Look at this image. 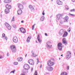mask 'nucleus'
<instances>
[{
	"label": "nucleus",
	"mask_w": 75,
	"mask_h": 75,
	"mask_svg": "<svg viewBox=\"0 0 75 75\" xmlns=\"http://www.w3.org/2000/svg\"><path fill=\"white\" fill-rule=\"evenodd\" d=\"M6 8L5 10V13L6 14H8L10 12V9H11V5H8V4L6 5Z\"/></svg>",
	"instance_id": "nucleus-1"
},
{
	"label": "nucleus",
	"mask_w": 75,
	"mask_h": 75,
	"mask_svg": "<svg viewBox=\"0 0 75 75\" xmlns=\"http://www.w3.org/2000/svg\"><path fill=\"white\" fill-rule=\"evenodd\" d=\"M10 48L11 50V51H12L13 53H16V52L17 49H16V46L14 45H12L11 46Z\"/></svg>",
	"instance_id": "nucleus-2"
},
{
	"label": "nucleus",
	"mask_w": 75,
	"mask_h": 75,
	"mask_svg": "<svg viewBox=\"0 0 75 75\" xmlns=\"http://www.w3.org/2000/svg\"><path fill=\"white\" fill-rule=\"evenodd\" d=\"M71 56V53L69 51H68L67 52V55L66 56V58L67 59H69Z\"/></svg>",
	"instance_id": "nucleus-3"
},
{
	"label": "nucleus",
	"mask_w": 75,
	"mask_h": 75,
	"mask_svg": "<svg viewBox=\"0 0 75 75\" xmlns=\"http://www.w3.org/2000/svg\"><path fill=\"white\" fill-rule=\"evenodd\" d=\"M28 63L32 65H34V61L33 59H30L28 61Z\"/></svg>",
	"instance_id": "nucleus-4"
},
{
	"label": "nucleus",
	"mask_w": 75,
	"mask_h": 75,
	"mask_svg": "<svg viewBox=\"0 0 75 75\" xmlns=\"http://www.w3.org/2000/svg\"><path fill=\"white\" fill-rule=\"evenodd\" d=\"M55 64L54 62L51 61V60H49L47 62V65L48 66H53Z\"/></svg>",
	"instance_id": "nucleus-5"
},
{
	"label": "nucleus",
	"mask_w": 75,
	"mask_h": 75,
	"mask_svg": "<svg viewBox=\"0 0 75 75\" xmlns=\"http://www.w3.org/2000/svg\"><path fill=\"white\" fill-rule=\"evenodd\" d=\"M5 25L6 27L9 30H10L11 29V26H10L8 23H5Z\"/></svg>",
	"instance_id": "nucleus-6"
},
{
	"label": "nucleus",
	"mask_w": 75,
	"mask_h": 75,
	"mask_svg": "<svg viewBox=\"0 0 75 75\" xmlns=\"http://www.w3.org/2000/svg\"><path fill=\"white\" fill-rule=\"evenodd\" d=\"M47 47L48 48H51L52 47V45H51V42H48L47 43Z\"/></svg>",
	"instance_id": "nucleus-7"
},
{
	"label": "nucleus",
	"mask_w": 75,
	"mask_h": 75,
	"mask_svg": "<svg viewBox=\"0 0 75 75\" xmlns=\"http://www.w3.org/2000/svg\"><path fill=\"white\" fill-rule=\"evenodd\" d=\"M58 47L59 50L60 51L62 50V43H59L58 44Z\"/></svg>",
	"instance_id": "nucleus-8"
},
{
	"label": "nucleus",
	"mask_w": 75,
	"mask_h": 75,
	"mask_svg": "<svg viewBox=\"0 0 75 75\" xmlns=\"http://www.w3.org/2000/svg\"><path fill=\"white\" fill-rule=\"evenodd\" d=\"M13 41L14 43H17L18 42V38L16 37H14L13 39Z\"/></svg>",
	"instance_id": "nucleus-9"
},
{
	"label": "nucleus",
	"mask_w": 75,
	"mask_h": 75,
	"mask_svg": "<svg viewBox=\"0 0 75 75\" xmlns=\"http://www.w3.org/2000/svg\"><path fill=\"white\" fill-rule=\"evenodd\" d=\"M23 68L25 69L28 70L30 69V66L28 64H25L23 66Z\"/></svg>",
	"instance_id": "nucleus-10"
},
{
	"label": "nucleus",
	"mask_w": 75,
	"mask_h": 75,
	"mask_svg": "<svg viewBox=\"0 0 75 75\" xmlns=\"http://www.w3.org/2000/svg\"><path fill=\"white\" fill-rule=\"evenodd\" d=\"M46 69L48 71H53V67H49L48 66H47L46 67Z\"/></svg>",
	"instance_id": "nucleus-11"
},
{
	"label": "nucleus",
	"mask_w": 75,
	"mask_h": 75,
	"mask_svg": "<svg viewBox=\"0 0 75 75\" xmlns=\"http://www.w3.org/2000/svg\"><path fill=\"white\" fill-rule=\"evenodd\" d=\"M29 8H30L32 12H34V11H35V9H34V8L33 6L30 5L29 6Z\"/></svg>",
	"instance_id": "nucleus-12"
},
{
	"label": "nucleus",
	"mask_w": 75,
	"mask_h": 75,
	"mask_svg": "<svg viewBox=\"0 0 75 75\" xmlns=\"http://www.w3.org/2000/svg\"><path fill=\"white\" fill-rule=\"evenodd\" d=\"M18 6L20 10L23 9V8H24L23 6L20 4H18Z\"/></svg>",
	"instance_id": "nucleus-13"
},
{
	"label": "nucleus",
	"mask_w": 75,
	"mask_h": 75,
	"mask_svg": "<svg viewBox=\"0 0 75 75\" xmlns=\"http://www.w3.org/2000/svg\"><path fill=\"white\" fill-rule=\"evenodd\" d=\"M62 42L63 44H64L65 45H67V40H66V39H65V38H64L62 40Z\"/></svg>",
	"instance_id": "nucleus-14"
},
{
	"label": "nucleus",
	"mask_w": 75,
	"mask_h": 75,
	"mask_svg": "<svg viewBox=\"0 0 75 75\" xmlns=\"http://www.w3.org/2000/svg\"><path fill=\"white\" fill-rule=\"evenodd\" d=\"M2 38L4 39L5 40H7V37L6 36V35L4 33L2 34Z\"/></svg>",
	"instance_id": "nucleus-15"
},
{
	"label": "nucleus",
	"mask_w": 75,
	"mask_h": 75,
	"mask_svg": "<svg viewBox=\"0 0 75 75\" xmlns=\"http://www.w3.org/2000/svg\"><path fill=\"white\" fill-rule=\"evenodd\" d=\"M64 33V30L63 29H62L59 32V34L60 35H62Z\"/></svg>",
	"instance_id": "nucleus-16"
},
{
	"label": "nucleus",
	"mask_w": 75,
	"mask_h": 75,
	"mask_svg": "<svg viewBox=\"0 0 75 75\" xmlns=\"http://www.w3.org/2000/svg\"><path fill=\"white\" fill-rule=\"evenodd\" d=\"M20 30L21 33H25V29H24V28H20Z\"/></svg>",
	"instance_id": "nucleus-17"
},
{
	"label": "nucleus",
	"mask_w": 75,
	"mask_h": 75,
	"mask_svg": "<svg viewBox=\"0 0 75 75\" xmlns=\"http://www.w3.org/2000/svg\"><path fill=\"white\" fill-rule=\"evenodd\" d=\"M57 4H58V5H62V2L59 0H57Z\"/></svg>",
	"instance_id": "nucleus-18"
},
{
	"label": "nucleus",
	"mask_w": 75,
	"mask_h": 75,
	"mask_svg": "<svg viewBox=\"0 0 75 75\" xmlns=\"http://www.w3.org/2000/svg\"><path fill=\"white\" fill-rule=\"evenodd\" d=\"M17 13L18 15H20L21 14H22L23 11L21 9H19Z\"/></svg>",
	"instance_id": "nucleus-19"
},
{
	"label": "nucleus",
	"mask_w": 75,
	"mask_h": 75,
	"mask_svg": "<svg viewBox=\"0 0 75 75\" xmlns=\"http://www.w3.org/2000/svg\"><path fill=\"white\" fill-rule=\"evenodd\" d=\"M37 39L39 41V42H41L42 41V40H41V38L40 36V35H38V36Z\"/></svg>",
	"instance_id": "nucleus-20"
},
{
	"label": "nucleus",
	"mask_w": 75,
	"mask_h": 75,
	"mask_svg": "<svg viewBox=\"0 0 75 75\" xmlns=\"http://www.w3.org/2000/svg\"><path fill=\"white\" fill-rule=\"evenodd\" d=\"M11 2V0H5L4 1L5 3H10Z\"/></svg>",
	"instance_id": "nucleus-21"
},
{
	"label": "nucleus",
	"mask_w": 75,
	"mask_h": 75,
	"mask_svg": "<svg viewBox=\"0 0 75 75\" xmlns=\"http://www.w3.org/2000/svg\"><path fill=\"white\" fill-rule=\"evenodd\" d=\"M17 61L18 62H21L23 61V58L21 57H19L17 58Z\"/></svg>",
	"instance_id": "nucleus-22"
},
{
	"label": "nucleus",
	"mask_w": 75,
	"mask_h": 75,
	"mask_svg": "<svg viewBox=\"0 0 75 75\" xmlns=\"http://www.w3.org/2000/svg\"><path fill=\"white\" fill-rule=\"evenodd\" d=\"M61 14H58L57 16V20H59L61 18Z\"/></svg>",
	"instance_id": "nucleus-23"
},
{
	"label": "nucleus",
	"mask_w": 75,
	"mask_h": 75,
	"mask_svg": "<svg viewBox=\"0 0 75 75\" xmlns=\"http://www.w3.org/2000/svg\"><path fill=\"white\" fill-rule=\"evenodd\" d=\"M64 34L63 35V37H66L67 35H68V33L67 32H64Z\"/></svg>",
	"instance_id": "nucleus-24"
},
{
	"label": "nucleus",
	"mask_w": 75,
	"mask_h": 75,
	"mask_svg": "<svg viewBox=\"0 0 75 75\" xmlns=\"http://www.w3.org/2000/svg\"><path fill=\"white\" fill-rule=\"evenodd\" d=\"M31 38V37L30 36H28L27 40V42H29L30 41V40Z\"/></svg>",
	"instance_id": "nucleus-25"
},
{
	"label": "nucleus",
	"mask_w": 75,
	"mask_h": 75,
	"mask_svg": "<svg viewBox=\"0 0 75 75\" xmlns=\"http://www.w3.org/2000/svg\"><path fill=\"white\" fill-rule=\"evenodd\" d=\"M69 18L68 17V16H66L64 18V19L66 21H64V22H68V21H68V20Z\"/></svg>",
	"instance_id": "nucleus-26"
},
{
	"label": "nucleus",
	"mask_w": 75,
	"mask_h": 75,
	"mask_svg": "<svg viewBox=\"0 0 75 75\" xmlns=\"http://www.w3.org/2000/svg\"><path fill=\"white\" fill-rule=\"evenodd\" d=\"M67 75V73L66 72L64 71L63 72V73H62L61 74V75Z\"/></svg>",
	"instance_id": "nucleus-27"
},
{
	"label": "nucleus",
	"mask_w": 75,
	"mask_h": 75,
	"mask_svg": "<svg viewBox=\"0 0 75 75\" xmlns=\"http://www.w3.org/2000/svg\"><path fill=\"white\" fill-rule=\"evenodd\" d=\"M45 19V17H44V16H42V17H41L40 18V20L41 21H44Z\"/></svg>",
	"instance_id": "nucleus-28"
},
{
	"label": "nucleus",
	"mask_w": 75,
	"mask_h": 75,
	"mask_svg": "<svg viewBox=\"0 0 75 75\" xmlns=\"http://www.w3.org/2000/svg\"><path fill=\"white\" fill-rule=\"evenodd\" d=\"M11 21L12 22H14L15 21V20L14 19V17H13Z\"/></svg>",
	"instance_id": "nucleus-29"
},
{
	"label": "nucleus",
	"mask_w": 75,
	"mask_h": 75,
	"mask_svg": "<svg viewBox=\"0 0 75 75\" xmlns=\"http://www.w3.org/2000/svg\"><path fill=\"white\" fill-rule=\"evenodd\" d=\"M32 55L33 57H37L38 55H36L34 53V54H32Z\"/></svg>",
	"instance_id": "nucleus-30"
},
{
	"label": "nucleus",
	"mask_w": 75,
	"mask_h": 75,
	"mask_svg": "<svg viewBox=\"0 0 75 75\" xmlns=\"http://www.w3.org/2000/svg\"><path fill=\"white\" fill-rule=\"evenodd\" d=\"M35 24H34V25L32 26V30H34V27H35Z\"/></svg>",
	"instance_id": "nucleus-31"
},
{
	"label": "nucleus",
	"mask_w": 75,
	"mask_h": 75,
	"mask_svg": "<svg viewBox=\"0 0 75 75\" xmlns=\"http://www.w3.org/2000/svg\"><path fill=\"white\" fill-rule=\"evenodd\" d=\"M64 23V22H63V21L61 20L60 21V24H62Z\"/></svg>",
	"instance_id": "nucleus-32"
},
{
	"label": "nucleus",
	"mask_w": 75,
	"mask_h": 75,
	"mask_svg": "<svg viewBox=\"0 0 75 75\" xmlns=\"http://www.w3.org/2000/svg\"><path fill=\"white\" fill-rule=\"evenodd\" d=\"M14 64L15 65H18V62H14Z\"/></svg>",
	"instance_id": "nucleus-33"
},
{
	"label": "nucleus",
	"mask_w": 75,
	"mask_h": 75,
	"mask_svg": "<svg viewBox=\"0 0 75 75\" xmlns=\"http://www.w3.org/2000/svg\"><path fill=\"white\" fill-rule=\"evenodd\" d=\"M34 75H38V73H37V71H36L34 74Z\"/></svg>",
	"instance_id": "nucleus-34"
},
{
	"label": "nucleus",
	"mask_w": 75,
	"mask_h": 75,
	"mask_svg": "<svg viewBox=\"0 0 75 75\" xmlns=\"http://www.w3.org/2000/svg\"><path fill=\"white\" fill-rule=\"evenodd\" d=\"M66 9L67 10H69V8H68V6H66Z\"/></svg>",
	"instance_id": "nucleus-35"
},
{
	"label": "nucleus",
	"mask_w": 75,
	"mask_h": 75,
	"mask_svg": "<svg viewBox=\"0 0 75 75\" xmlns=\"http://www.w3.org/2000/svg\"><path fill=\"white\" fill-rule=\"evenodd\" d=\"M70 11L72 12V11H75V9H71L70 10Z\"/></svg>",
	"instance_id": "nucleus-36"
},
{
	"label": "nucleus",
	"mask_w": 75,
	"mask_h": 75,
	"mask_svg": "<svg viewBox=\"0 0 75 75\" xmlns=\"http://www.w3.org/2000/svg\"><path fill=\"white\" fill-rule=\"evenodd\" d=\"M68 32L69 33L71 31V28H69L68 30H67Z\"/></svg>",
	"instance_id": "nucleus-37"
},
{
	"label": "nucleus",
	"mask_w": 75,
	"mask_h": 75,
	"mask_svg": "<svg viewBox=\"0 0 75 75\" xmlns=\"http://www.w3.org/2000/svg\"><path fill=\"white\" fill-rule=\"evenodd\" d=\"M2 58H3V56L0 55V59H2Z\"/></svg>",
	"instance_id": "nucleus-38"
},
{
	"label": "nucleus",
	"mask_w": 75,
	"mask_h": 75,
	"mask_svg": "<svg viewBox=\"0 0 75 75\" xmlns=\"http://www.w3.org/2000/svg\"><path fill=\"white\" fill-rule=\"evenodd\" d=\"M14 72H15V70H14L13 71H11L10 73L11 74V73H14Z\"/></svg>",
	"instance_id": "nucleus-39"
},
{
	"label": "nucleus",
	"mask_w": 75,
	"mask_h": 75,
	"mask_svg": "<svg viewBox=\"0 0 75 75\" xmlns=\"http://www.w3.org/2000/svg\"><path fill=\"white\" fill-rule=\"evenodd\" d=\"M67 70H69V66H68L67 67Z\"/></svg>",
	"instance_id": "nucleus-40"
},
{
	"label": "nucleus",
	"mask_w": 75,
	"mask_h": 75,
	"mask_svg": "<svg viewBox=\"0 0 75 75\" xmlns=\"http://www.w3.org/2000/svg\"><path fill=\"white\" fill-rule=\"evenodd\" d=\"M42 14L43 15V16H44L45 15V13H44V10L42 12Z\"/></svg>",
	"instance_id": "nucleus-41"
},
{
	"label": "nucleus",
	"mask_w": 75,
	"mask_h": 75,
	"mask_svg": "<svg viewBox=\"0 0 75 75\" xmlns=\"http://www.w3.org/2000/svg\"><path fill=\"white\" fill-rule=\"evenodd\" d=\"M69 15H70V16H75V15L73 14H71V13L69 14Z\"/></svg>",
	"instance_id": "nucleus-42"
},
{
	"label": "nucleus",
	"mask_w": 75,
	"mask_h": 75,
	"mask_svg": "<svg viewBox=\"0 0 75 75\" xmlns=\"http://www.w3.org/2000/svg\"><path fill=\"white\" fill-rule=\"evenodd\" d=\"M31 52L32 54H34V52L32 50L31 51Z\"/></svg>",
	"instance_id": "nucleus-43"
},
{
	"label": "nucleus",
	"mask_w": 75,
	"mask_h": 75,
	"mask_svg": "<svg viewBox=\"0 0 75 75\" xmlns=\"http://www.w3.org/2000/svg\"><path fill=\"white\" fill-rule=\"evenodd\" d=\"M9 55H10V54H8V53H7V57H9Z\"/></svg>",
	"instance_id": "nucleus-44"
},
{
	"label": "nucleus",
	"mask_w": 75,
	"mask_h": 75,
	"mask_svg": "<svg viewBox=\"0 0 75 75\" xmlns=\"http://www.w3.org/2000/svg\"><path fill=\"white\" fill-rule=\"evenodd\" d=\"M45 34L46 36H48V35L47 33H45Z\"/></svg>",
	"instance_id": "nucleus-45"
},
{
	"label": "nucleus",
	"mask_w": 75,
	"mask_h": 75,
	"mask_svg": "<svg viewBox=\"0 0 75 75\" xmlns=\"http://www.w3.org/2000/svg\"><path fill=\"white\" fill-rule=\"evenodd\" d=\"M42 68V65L41 64L40 66V68Z\"/></svg>",
	"instance_id": "nucleus-46"
},
{
	"label": "nucleus",
	"mask_w": 75,
	"mask_h": 75,
	"mask_svg": "<svg viewBox=\"0 0 75 75\" xmlns=\"http://www.w3.org/2000/svg\"><path fill=\"white\" fill-rule=\"evenodd\" d=\"M73 2H75V0H71Z\"/></svg>",
	"instance_id": "nucleus-47"
},
{
	"label": "nucleus",
	"mask_w": 75,
	"mask_h": 75,
	"mask_svg": "<svg viewBox=\"0 0 75 75\" xmlns=\"http://www.w3.org/2000/svg\"><path fill=\"white\" fill-rule=\"evenodd\" d=\"M37 62H38V63L37 64H38V63L40 62H39V60Z\"/></svg>",
	"instance_id": "nucleus-48"
},
{
	"label": "nucleus",
	"mask_w": 75,
	"mask_h": 75,
	"mask_svg": "<svg viewBox=\"0 0 75 75\" xmlns=\"http://www.w3.org/2000/svg\"><path fill=\"white\" fill-rule=\"evenodd\" d=\"M31 71H33V68H31Z\"/></svg>",
	"instance_id": "nucleus-49"
},
{
	"label": "nucleus",
	"mask_w": 75,
	"mask_h": 75,
	"mask_svg": "<svg viewBox=\"0 0 75 75\" xmlns=\"http://www.w3.org/2000/svg\"><path fill=\"white\" fill-rule=\"evenodd\" d=\"M27 54H26L25 55V57H27Z\"/></svg>",
	"instance_id": "nucleus-50"
},
{
	"label": "nucleus",
	"mask_w": 75,
	"mask_h": 75,
	"mask_svg": "<svg viewBox=\"0 0 75 75\" xmlns=\"http://www.w3.org/2000/svg\"><path fill=\"white\" fill-rule=\"evenodd\" d=\"M21 23H23V21H21Z\"/></svg>",
	"instance_id": "nucleus-51"
},
{
	"label": "nucleus",
	"mask_w": 75,
	"mask_h": 75,
	"mask_svg": "<svg viewBox=\"0 0 75 75\" xmlns=\"http://www.w3.org/2000/svg\"><path fill=\"white\" fill-rule=\"evenodd\" d=\"M21 75H24V74H21Z\"/></svg>",
	"instance_id": "nucleus-52"
},
{
	"label": "nucleus",
	"mask_w": 75,
	"mask_h": 75,
	"mask_svg": "<svg viewBox=\"0 0 75 75\" xmlns=\"http://www.w3.org/2000/svg\"><path fill=\"white\" fill-rule=\"evenodd\" d=\"M61 56H62H62H63V54H62V55H61Z\"/></svg>",
	"instance_id": "nucleus-53"
},
{
	"label": "nucleus",
	"mask_w": 75,
	"mask_h": 75,
	"mask_svg": "<svg viewBox=\"0 0 75 75\" xmlns=\"http://www.w3.org/2000/svg\"><path fill=\"white\" fill-rule=\"evenodd\" d=\"M36 43H38V42H37V41H36Z\"/></svg>",
	"instance_id": "nucleus-54"
},
{
	"label": "nucleus",
	"mask_w": 75,
	"mask_h": 75,
	"mask_svg": "<svg viewBox=\"0 0 75 75\" xmlns=\"http://www.w3.org/2000/svg\"><path fill=\"white\" fill-rule=\"evenodd\" d=\"M37 61H38V58L37 59Z\"/></svg>",
	"instance_id": "nucleus-55"
},
{
	"label": "nucleus",
	"mask_w": 75,
	"mask_h": 75,
	"mask_svg": "<svg viewBox=\"0 0 75 75\" xmlns=\"http://www.w3.org/2000/svg\"><path fill=\"white\" fill-rule=\"evenodd\" d=\"M60 59H61V58H59V60H60Z\"/></svg>",
	"instance_id": "nucleus-56"
},
{
	"label": "nucleus",
	"mask_w": 75,
	"mask_h": 75,
	"mask_svg": "<svg viewBox=\"0 0 75 75\" xmlns=\"http://www.w3.org/2000/svg\"><path fill=\"white\" fill-rule=\"evenodd\" d=\"M35 1H35V0H34Z\"/></svg>",
	"instance_id": "nucleus-57"
},
{
	"label": "nucleus",
	"mask_w": 75,
	"mask_h": 75,
	"mask_svg": "<svg viewBox=\"0 0 75 75\" xmlns=\"http://www.w3.org/2000/svg\"><path fill=\"white\" fill-rule=\"evenodd\" d=\"M36 34H37V32H36Z\"/></svg>",
	"instance_id": "nucleus-58"
},
{
	"label": "nucleus",
	"mask_w": 75,
	"mask_h": 75,
	"mask_svg": "<svg viewBox=\"0 0 75 75\" xmlns=\"http://www.w3.org/2000/svg\"><path fill=\"white\" fill-rule=\"evenodd\" d=\"M53 0H52V1H53Z\"/></svg>",
	"instance_id": "nucleus-59"
},
{
	"label": "nucleus",
	"mask_w": 75,
	"mask_h": 75,
	"mask_svg": "<svg viewBox=\"0 0 75 75\" xmlns=\"http://www.w3.org/2000/svg\"><path fill=\"white\" fill-rule=\"evenodd\" d=\"M59 25H60V24H59Z\"/></svg>",
	"instance_id": "nucleus-60"
},
{
	"label": "nucleus",
	"mask_w": 75,
	"mask_h": 75,
	"mask_svg": "<svg viewBox=\"0 0 75 75\" xmlns=\"http://www.w3.org/2000/svg\"><path fill=\"white\" fill-rule=\"evenodd\" d=\"M63 0L64 1L65 0Z\"/></svg>",
	"instance_id": "nucleus-61"
},
{
	"label": "nucleus",
	"mask_w": 75,
	"mask_h": 75,
	"mask_svg": "<svg viewBox=\"0 0 75 75\" xmlns=\"http://www.w3.org/2000/svg\"><path fill=\"white\" fill-rule=\"evenodd\" d=\"M70 24H71V23H70Z\"/></svg>",
	"instance_id": "nucleus-62"
}]
</instances>
